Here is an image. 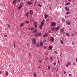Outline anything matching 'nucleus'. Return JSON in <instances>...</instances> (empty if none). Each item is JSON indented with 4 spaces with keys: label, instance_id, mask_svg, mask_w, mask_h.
I'll return each mask as SVG.
<instances>
[{
    "label": "nucleus",
    "instance_id": "nucleus-14",
    "mask_svg": "<svg viewBox=\"0 0 77 77\" xmlns=\"http://www.w3.org/2000/svg\"><path fill=\"white\" fill-rule=\"evenodd\" d=\"M29 30H34V28H29Z\"/></svg>",
    "mask_w": 77,
    "mask_h": 77
},
{
    "label": "nucleus",
    "instance_id": "nucleus-58",
    "mask_svg": "<svg viewBox=\"0 0 77 77\" xmlns=\"http://www.w3.org/2000/svg\"><path fill=\"white\" fill-rule=\"evenodd\" d=\"M44 47L45 49L47 48V47H46V46H45Z\"/></svg>",
    "mask_w": 77,
    "mask_h": 77
},
{
    "label": "nucleus",
    "instance_id": "nucleus-29",
    "mask_svg": "<svg viewBox=\"0 0 77 77\" xmlns=\"http://www.w3.org/2000/svg\"><path fill=\"white\" fill-rule=\"evenodd\" d=\"M66 34L67 36H69V34H68V33H66Z\"/></svg>",
    "mask_w": 77,
    "mask_h": 77
},
{
    "label": "nucleus",
    "instance_id": "nucleus-27",
    "mask_svg": "<svg viewBox=\"0 0 77 77\" xmlns=\"http://www.w3.org/2000/svg\"><path fill=\"white\" fill-rule=\"evenodd\" d=\"M60 42H61V44H63V41L61 40Z\"/></svg>",
    "mask_w": 77,
    "mask_h": 77
},
{
    "label": "nucleus",
    "instance_id": "nucleus-1",
    "mask_svg": "<svg viewBox=\"0 0 77 77\" xmlns=\"http://www.w3.org/2000/svg\"><path fill=\"white\" fill-rule=\"evenodd\" d=\"M32 44L33 45L35 44L36 43V39L35 38H34L32 40Z\"/></svg>",
    "mask_w": 77,
    "mask_h": 77
},
{
    "label": "nucleus",
    "instance_id": "nucleus-26",
    "mask_svg": "<svg viewBox=\"0 0 77 77\" xmlns=\"http://www.w3.org/2000/svg\"><path fill=\"white\" fill-rule=\"evenodd\" d=\"M37 31V29H36L34 31H33V32L34 33H35V32H36Z\"/></svg>",
    "mask_w": 77,
    "mask_h": 77
},
{
    "label": "nucleus",
    "instance_id": "nucleus-33",
    "mask_svg": "<svg viewBox=\"0 0 77 77\" xmlns=\"http://www.w3.org/2000/svg\"><path fill=\"white\" fill-rule=\"evenodd\" d=\"M48 59V58L47 57H46V58H45V60H47Z\"/></svg>",
    "mask_w": 77,
    "mask_h": 77
},
{
    "label": "nucleus",
    "instance_id": "nucleus-6",
    "mask_svg": "<svg viewBox=\"0 0 77 77\" xmlns=\"http://www.w3.org/2000/svg\"><path fill=\"white\" fill-rule=\"evenodd\" d=\"M27 4H28V5H32V2H31L28 1Z\"/></svg>",
    "mask_w": 77,
    "mask_h": 77
},
{
    "label": "nucleus",
    "instance_id": "nucleus-11",
    "mask_svg": "<svg viewBox=\"0 0 77 77\" xmlns=\"http://www.w3.org/2000/svg\"><path fill=\"white\" fill-rule=\"evenodd\" d=\"M32 11H32V10H30L29 12V14H31V15H32L33 14Z\"/></svg>",
    "mask_w": 77,
    "mask_h": 77
},
{
    "label": "nucleus",
    "instance_id": "nucleus-16",
    "mask_svg": "<svg viewBox=\"0 0 77 77\" xmlns=\"http://www.w3.org/2000/svg\"><path fill=\"white\" fill-rule=\"evenodd\" d=\"M66 23L67 24H68V25H70V23H69V21H67L66 22Z\"/></svg>",
    "mask_w": 77,
    "mask_h": 77
},
{
    "label": "nucleus",
    "instance_id": "nucleus-7",
    "mask_svg": "<svg viewBox=\"0 0 77 77\" xmlns=\"http://www.w3.org/2000/svg\"><path fill=\"white\" fill-rule=\"evenodd\" d=\"M65 9H66V11H69V8H68V7H65Z\"/></svg>",
    "mask_w": 77,
    "mask_h": 77
},
{
    "label": "nucleus",
    "instance_id": "nucleus-34",
    "mask_svg": "<svg viewBox=\"0 0 77 77\" xmlns=\"http://www.w3.org/2000/svg\"><path fill=\"white\" fill-rule=\"evenodd\" d=\"M54 54H57V52H56V51H54Z\"/></svg>",
    "mask_w": 77,
    "mask_h": 77
},
{
    "label": "nucleus",
    "instance_id": "nucleus-4",
    "mask_svg": "<svg viewBox=\"0 0 77 77\" xmlns=\"http://www.w3.org/2000/svg\"><path fill=\"white\" fill-rule=\"evenodd\" d=\"M48 35V33H45V35H43V37L45 38V37H47Z\"/></svg>",
    "mask_w": 77,
    "mask_h": 77
},
{
    "label": "nucleus",
    "instance_id": "nucleus-61",
    "mask_svg": "<svg viewBox=\"0 0 77 77\" xmlns=\"http://www.w3.org/2000/svg\"><path fill=\"white\" fill-rule=\"evenodd\" d=\"M73 65H75V63H73Z\"/></svg>",
    "mask_w": 77,
    "mask_h": 77
},
{
    "label": "nucleus",
    "instance_id": "nucleus-48",
    "mask_svg": "<svg viewBox=\"0 0 77 77\" xmlns=\"http://www.w3.org/2000/svg\"><path fill=\"white\" fill-rule=\"evenodd\" d=\"M58 63H60V61H59V60L58 61Z\"/></svg>",
    "mask_w": 77,
    "mask_h": 77
},
{
    "label": "nucleus",
    "instance_id": "nucleus-50",
    "mask_svg": "<svg viewBox=\"0 0 77 77\" xmlns=\"http://www.w3.org/2000/svg\"><path fill=\"white\" fill-rule=\"evenodd\" d=\"M39 62H40V63H41V62H42V61H41V60H39Z\"/></svg>",
    "mask_w": 77,
    "mask_h": 77
},
{
    "label": "nucleus",
    "instance_id": "nucleus-56",
    "mask_svg": "<svg viewBox=\"0 0 77 77\" xmlns=\"http://www.w3.org/2000/svg\"><path fill=\"white\" fill-rule=\"evenodd\" d=\"M29 56H31V54H29Z\"/></svg>",
    "mask_w": 77,
    "mask_h": 77
},
{
    "label": "nucleus",
    "instance_id": "nucleus-13",
    "mask_svg": "<svg viewBox=\"0 0 77 77\" xmlns=\"http://www.w3.org/2000/svg\"><path fill=\"white\" fill-rule=\"evenodd\" d=\"M16 0H14V1L13 2V5H15V4L16 3Z\"/></svg>",
    "mask_w": 77,
    "mask_h": 77
},
{
    "label": "nucleus",
    "instance_id": "nucleus-30",
    "mask_svg": "<svg viewBox=\"0 0 77 77\" xmlns=\"http://www.w3.org/2000/svg\"><path fill=\"white\" fill-rule=\"evenodd\" d=\"M42 26L41 25V26H39V28H40V29H42Z\"/></svg>",
    "mask_w": 77,
    "mask_h": 77
},
{
    "label": "nucleus",
    "instance_id": "nucleus-63",
    "mask_svg": "<svg viewBox=\"0 0 77 77\" xmlns=\"http://www.w3.org/2000/svg\"><path fill=\"white\" fill-rule=\"evenodd\" d=\"M0 73H2V72L1 71H0Z\"/></svg>",
    "mask_w": 77,
    "mask_h": 77
},
{
    "label": "nucleus",
    "instance_id": "nucleus-25",
    "mask_svg": "<svg viewBox=\"0 0 77 77\" xmlns=\"http://www.w3.org/2000/svg\"><path fill=\"white\" fill-rule=\"evenodd\" d=\"M37 24V22H35L34 23V25H36Z\"/></svg>",
    "mask_w": 77,
    "mask_h": 77
},
{
    "label": "nucleus",
    "instance_id": "nucleus-3",
    "mask_svg": "<svg viewBox=\"0 0 77 77\" xmlns=\"http://www.w3.org/2000/svg\"><path fill=\"white\" fill-rule=\"evenodd\" d=\"M51 24L52 26H54L56 25V23L55 22H51Z\"/></svg>",
    "mask_w": 77,
    "mask_h": 77
},
{
    "label": "nucleus",
    "instance_id": "nucleus-23",
    "mask_svg": "<svg viewBox=\"0 0 77 77\" xmlns=\"http://www.w3.org/2000/svg\"><path fill=\"white\" fill-rule=\"evenodd\" d=\"M69 5H70V3H68L65 4V5H66V6H68Z\"/></svg>",
    "mask_w": 77,
    "mask_h": 77
},
{
    "label": "nucleus",
    "instance_id": "nucleus-62",
    "mask_svg": "<svg viewBox=\"0 0 77 77\" xmlns=\"http://www.w3.org/2000/svg\"><path fill=\"white\" fill-rule=\"evenodd\" d=\"M44 2L45 3H46V2L45 1H44Z\"/></svg>",
    "mask_w": 77,
    "mask_h": 77
},
{
    "label": "nucleus",
    "instance_id": "nucleus-35",
    "mask_svg": "<svg viewBox=\"0 0 77 77\" xmlns=\"http://www.w3.org/2000/svg\"><path fill=\"white\" fill-rule=\"evenodd\" d=\"M33 75H34L35 76V77H36V75L35 73H34Z\"/></svg>",
    "mask_w": 77,
    "mask_h": 77
},
{
    "label": "nucleus",
    "instance_id": "nucleus-60",
    "mask_svg": "<svg viewBox=\"0 0 77 77\" xmlns=\"http://www.w3.org/2000/svg\"><path fill=\"white\" fill-rule=\"evenodd\" d=\"M66 67H68V65H66Z\"/></svg>",
    "mask_w": 77,
    "mask_h": 77
},
{
    "label": "nucleus",
    "instance_id": "nucleus-2",
    "mask_svg": "<svg viewBox=\"0 0 77 77\" xmlns=\"http://www.w3.org/2000/svg\"><path fill=\"white\" fill-rule=\"evenodd\" d=\"M50 41L52 42H53L54 41V38L52 37L51 39H50Z\"/></svg>",
    "mask_w": 77,
    "mask_h": 77
},
{
    "label": "nucleus",
    "instance_id": "nucleus-36",
    "mask_svg": "<svg viewBox=\"0 0 77 77\" xmlns=\"http://www.w3.org/2000/svg\"><path fill=\"white\" fill-rule=\"evenodd\" d=\"M25 23H29V21H27L25 22Z\"/></svg>",
    "mask_w": 77,
    "mask_h": 77
},
{
    "label": "nucleus",
    "instance_id": "nucleus-44",
    "mask_svg": "<svg viewBox=\"0 0 77 77\" xmlns=\"http://www.w3.org/2000/svg\"><path fill=\"white\" fill-rule=\"evenodd\" d=\"M64 74H66V72L65 71H64Z\"/></svg>",
    "mask_w": 77,
    "mask_h": 77
},
{
    "label": "nucleus",
    "instance_id": "nucleus-32",
    "mask_svg": "<svg viewBox=\"0 0 77 77\" xmlns=\"http://www.w3.org/2000/svg\"><path fill=\"white\" fill-rule=\"evenodd\" d=\"M70 63H71V62H69L68 63V65H70Z\"/></svg>",
    "mask_w": 77,
    "mask_h": 77
},
{
    "label": "nucleus",
    "instance_id": "nucleus-10",
    "mask_svg": "<svg viewBox=\"0 0 77 77\" xmlns=\"http://www.w3.org/2000/svg\"><path fill=\"white\" fill-rule=\"evenodd\" d=\"M59 27H59V26H58L55 29L56 31H57V30H58L59 29Z\"/></svg>",
    "mask_w": 77,
    "mask_h": 77
},
{
    "label": "nucleus",
    "instance_id": "nucleus-55",
    "mask_svg": "<svg viewBox=\"0 0 77 77\" xmlns=\"http://www.w3.org/2000/svg\"><path fill=\"white\" fill-rule=\"evenodd\" d=\"M72 45H74V42H72Z\"/></svg>",
    "mask_w": 77,
    "mask_h": 77
},
{
    "label": "nucleus",
    "instance_id": "nucleus-15",
    "mask_svg": "<svg viewBox=\"0 0 77 77\" xmlns=\"http://www.w3.org/2000/svg\"><path fill=\"white\" fill-rule=\"evenodd\" d=\"M60 33H63V29H61L60 30Z\"/></svg>",
    "mask_w": 77,
    "mask_h": 77
},
{
    "label": "nucleus",
    "instance_id": "nucleus-59",
    "mask_svg": "<svg viewBox=\"0 0 77 77\" xmlns=\"http://www.w3.org/2000/svg\"><path fill=\"white\" fill-rule=\"evenodd\" d=\"M36 1H35V3L34 4V5H35V4H36Z\"/></svg>",
    "mask_w": 77,
    "mask_h": 77
},
{
    "label": "nucleus",
    "instance_id": "nucleus-53",
    "mask_svg": "<svg viewBox=\"0 0 77 77\" xmlns=\"http://www.w3.org/2000/svg\"><path fill=\"white\" fill-rule=\"evenodd\" d=\"M50 59H51V60H52L53 59H52V57H50Z\"/></svg>",
    "mask_w": 77,
    "mask_h": 77
},
{
    "label": "nucleus",
    "instance_id": "nucleus-37",
    "mask_svg": "<svg viewBox=\"0 0 77 77\" xmlns=\"http://www.w3.org/2000/svg\"><path fill=\"white\" fill-rule=\"evenodd\" d=\"M66 14H69V12H67L66 13Z\"/></svg>",
    "mask_w": 77,
    "mask_h": 77
},
{
    "label": "nucleus",
    "instance_id": "nucleus-40",
    "mask_svg": "<svg viewBox=\"0 0 77 77\" xmlns=\"http://www.w3.org/2000/svg\"><path fill=\"white\" fill-rule=\"evenodd\" d=\"M49 9L50 10H51V7H49Z\"/></svg>",
    "mask_w": 77,
    "mask_h": 77
},
{
    "label": "nucleus",
    "instance_id": "nucleus-9",
    "mask_svg": "<svg viewBox=\"0 0 77 77\" xmlns=\"http://www.w3.org/2000/svg\"><path fill=\"white\" fill-rule=\"evenodd\" d=\"M43 45V42H42V41L40 42V46H41V47H42Z\"/></svg>",
    "mask_w": 77,
    "mask_h": 77
},
{
    "label": "nucleus",
    "instance_id": "nucleus-64",
    "mask_svg": "<svg viewBox=\"0 0 77 77\" xmlns=\"http://www.w3.org/2000/svg\"><path fill=\"white\" fill-rule=\"evenodd\" d=\"M76 27H77V25H76Z\"/></svg>",
    "mask_w": 77,
    "mask_h": 77
},
{
    "label": "nucleus",
    "instance_id": "nucleus-42",
    "mask_svg": "<svg viewBox=\"0 0 77 77\" xmlns=\"http://www.w3.org/2000/svg\"><path fill=\"white\" fill-rule=\"evenodd\" d=\"M52 29L53 31H54V28H52Z\"/></svg>",
    "mask_w": 77,
    "mask_h": 77
},
{
    "label": "nucleus",
    "instance_id": "nucleus-8",
    "mask_svg": "<svg viewBox=\"0 0 77 77\" xmlns=\"http://www.w3.org/2000/svg\"><path fill=\"white\" fill-rule=\"evenodd\" d=\"M49 50H51L52 48H53V46H50L49 47Z\"/></svg>",
    "mask_w": 77,
    "mask_h": 77
},
{
    "label": "nucleus",
    "instance_id": "nucleus-24",
    "mask_svg": "<svg viewBox=\"0 0 77 77\" xmlns=\"http://www.w3.org/2000/svg\"><path fill=\"white\" fill-rule=\"evenodd\" d=\"M38 5L39 7H41V6H42V5H40V4H38Z\"/></svg>",
    "mask_w": 77,
    "mask_h": 77
},
{
    "label": "nucleus",
    "instance_id": "nucleus-46",
    "mask_svg": "<svg viewBox=\"0 0 77 77\" xmlns=\"http://www.w3.org/2000/svg\"><path fill=\"white\" fill-rule=\"evenodd\" d=\"M4 36H5V37H7V35H5Z\"/></svg>",
    "mask_w": 77,
    "mask_h": 77
},
{
    "label": "nucleus",
    "instance_id": "nucleus-45",
    "mask_svg": "<svg viewBox=\"0 0 77 77\" xmlns=\"http://www.w3.org/2000/svg\"><path fill=\"white\" fill-rule=\"evenodd\" d=\"M35 27H37V25H35Z\"/></svg>",
    "mask_w": 77,
    "mask_h": 77
},
{
    "label": "nucleus",
    "instance_id": "nucleus-21",
    "mask_svg": "<svg viewBox=\"0 0 77 77\" xmlns=\"http://www.w3.org/2000/svg\"><path fill=\"white\" fill-rule=\"evenodd\" d=\"M38 35H39V34L38 33H37L35 34V36H38Z\"/></svg>",
    "mask_w": 77,
    "mask_h": 77
},
{
    "label": "nucleus",
    "instance_id": "nucleus-18",
    "mask_svg": "<svg viewBox=\"0 0 77 77\" xmlns=\"http://www.w3.org/2000/svg\"><path fill=\"white\" fill-rule=\"evenodd\" d=\"M41 26H44V23L43 22H41Z\"/></svg>",
    "mask_w": 77,
    "mask_h": 77
},
{
    "label": "nucleus",
    "instance_id": "nucleus-52",
    "mask_svg": "<svg viewBox=\"0 0 77 77\" xmlns=\"http://www.w3.org/2000/svg\"><path fill=\"white\" fill-rule=\"evenodd\" d=\"M8 26L9 27H11V26L9 25H8Z\"/></svg>",
    "mask_w": 77,
    "mask_h": 77
},
{
    "label": "nucleus",
    "instance_id": "nucleus-17",
    "mask_svg": "<svg viewBox=\"0 0 77 77\" xmlns=\"http://www.w3.org/2000/svg\"><path fill=\"white\" fill-rule=\"evenodd\" d=\"M47 17H48V15L45 14V19H47Z\"/></svg>",
    "mask_w": 77,
    "mask_h": 77
},
{
    "label": "nucleus",
    "instance_id": "nucleus-20",
    "mask_svg": "<svg viewBox=\"0 0 77 77\" xmlns=\"http://www.w3.org/2000/svg\"><path fill=\"white\" fill-rule=\"evenodd\" d=\"M28 15H29V13L27 12L26 13V16L27 17H28Z\"/></svg>",
    "mask_w": 77,
    "mask_h": 77
},
{
    "label": "nucleus",
    "instance_id": "nucleus-57",
    "mask_svg": "<svg viewBox=\"0 0 77 77\" xmlns=\"http://www.w3.org/2000/svg\"><path fill=\"white\" fill-rule=\"evenodd\" d=\"M48 69H50V66L48 67Z\"/></svg>",
    "mask_w": 77,
    "mask_h": 77
},
{
    "label": "nucleus",
    "instance_id": "nucleus-49",
    "mask_svg": "<svg viewBox=\"0 0 77 77\" xmlns=\"http://www.w3.org/2000/svg\"><path fill=\"white\" fill-rule=\"evenodd\" d=\"M71 35L72 36H74V34H72Z\"/></svg>",
    "mask_w": 77,
    "mask_h": 77
},
{
    "label": "nucleus",
    "instance_id": "nucleus-22",
    "mask_svg": "<svg viewBox=\"0 0 77 77\" xmlns=\"http://www.w3.org/2000/svg\"><path fill=\"white\" fill-rule=\"evenodd\" d=\"M65 19L64 18H63L62 19V22H63V23H64V22H65Z\"/></svg>",
    "mask_w": 77,
    "mask_h": 77
},
{
    "label": "nucleus",
    "instance_id": "nucleus-54",
    "mask_svg": "<svg viewBox=\"0 0 77 77\" xmlns=\"http://www.w3.org/2000/svg\"><path fill=\"white\" fill-rule=\"evenodd\" d=\"M48 33H51V32H50V31H49L48 32Z\"/></svg>",
    "mask_w": 77,
    "mask_h": 77
},
{
    "label": "nucleus",
    "instance_id": "nucleus-51",
    "mask_svg": "<svg viewBox=\"0 0 77 77\" xmlns=\"http://www.w3.org/2000/svg\"><path fill=\"white\" fill-rule=\"evenodd\" d=\"M68 1H69V2H71V0H68Z\"/></svg>",
    "mask_w": 77,
    "mask_h": 77
},
{
    "label": "nucleus",
    "instance_id": "nucleus-5",
    "mask_svg": "<svg viewBox=\"0 0 77 77\" xmlns=\"http://www.w3.org/2000/svg\"><path fill=\"white\" fill-rule=\"evenodd\" d=\"M22 7H23V4L22 3H21L20 4V6H19L18 8V9H21Z\"/></svg>",
    "mask_w": 77,
    "mask_h": 77
},
{
    "label": "nucleus",
    "instance_id": "nucleus-31",
    "mask_svg": "<svg viewBox=\"0 0 77 77\" xmlns=\"http://www.w3.org/2000/svg\"><path fill=\"white\" fill-rule=\"evenodd\" d=\"M36 46H37V47H39V45L38 44H37Z\"/></svg>",
    "mask_w": 77,
    "mask_h": 77
},
{
    "label": "nucleus",
    "instance_id": "nucleus-43",
    "mask_svg": "<svg viewBox=\"0 0 77 77\" xmlns=\"http://www.w3.org/2000/svg\"><path fill=\"white\" fill-rule=\"evenodd\" d=\"M54 65L55 66L56 65V63H54Z\"/></svg>",
    "mask_w": 77,
    "mask_h": 77
},
{
    "label": "nucleus",
    "instance_id": "nucleus-12",
    "mask_svg": "<svg viewBox=\"0 0 77 77\" xmlns=\"http://www.w3.org/2000/svg\"><path fill=\"white\" fill-rule=\"evenodd\" d=\"M23 25H24V23H22L20 24V27H22L23 26Z\"/></svg>",
    "mask_w": 77,
    "mask_h": 77
},
{
    "label": "nucleus",
    "instance_id": "nucleus-19",
    "mask_svg": "<svg viewBox=\"0 0 77 77\" xmlns=\"http://www.w3.org/2000/svg\"><path fill=\"white\" fill-rule=\"evenodd\" d=\"M9 74V73L8 72H6L5 73V74L7 76V75H8V74Z\"/></svg>",
    "mask_w": 77,
    "mask_h": 77
},
{
    "label": "nucleus",
    "instance_id": "nucleus-47",
    "mask_svg": "<svg viewBox=\"0 0 77 77\" xmlns=\"http://www.w3.org/2000/svg\"><path fill=\"white\" fill-rule=\"evenodd\" d=\"M38 35L39 36H41V33H39Z\"/></svg>",
    "mask_w": 77,
    "mask_h": 77
},
{
    "label": "nucleus",
    "instance_id": "nucleus-28",
    "mask_svg": "<svg viewBox=\"0 0 77 77\" xmlns=\"http://www.w3.org/2000/svg\"><path fill=\"white\" fill-rule=\"evenodd\" d=\"M14 48H15V44L14 42Z\"/></svg>",
    "mask_w": 77,
    "mask_h": 77
},
{
    "label": "nucleus",
    "instance_id": "nucleus-39",
    "mask_svg": "<svg viewBox=\"0 0 77 77\" xmlns=\"http://www.w3.org/2000/svg\"><path fill=\"white\" fill-rule=\"evenodd\" d=\"M69 77H71L72 76V75H71V74H70L69 75Z\"/></svg>",
    "mask_w": 77,
    "mask_h": 77
},
{
    "label": "nucleus",
    "instance_id": "nucleus-41",
    "mask_svg": "<svg viewBox=\"0 0 77 77\" xmlns=\"http://www.w3.org/2000/svg\"><path fill=\"white\" fill-rule=\"evenodd\" d=\"M44 21H45V20H43L42 22V23H44Z\"/></svg>",
    "mask_w": 77,
    "mask_h": 77
},
{
    "label": "nucleus",
    "instance_id": "nucleus-38",
    "mask_svg": "<svg viewBox=\"0 0 77 77\" xmlns=\"http://www.w3.org/2000/svg\"><path fill=\"white\" fill-rule=\"evenodd\" d=\"M59 71V69H57V70H56V72H57V71Z\"/></svg>",
    "mask_w": 77,
    "mask_h": 77
}]
</instances>
